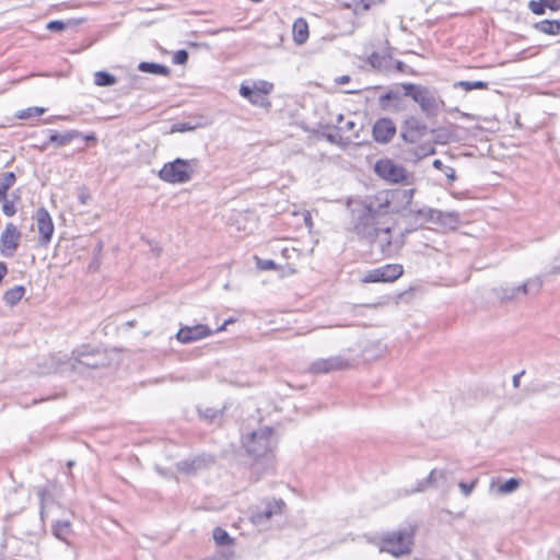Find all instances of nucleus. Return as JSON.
<instances>
[{
	"mask_svg": "<svg viewBox=\"0 0 560 560\" xmlns=\"http://www.w3.org/2000/svg\"><path fill=\"white\" fill-rule=\"evenodd\" d=\"M389 201L378 198L349 200L347 207L350 213L348 230L359 238L372 241L382 219L388 213Z\"/></svg>",
	"mask_w": 560,
	"mask_h": 560,
	"instance_id": "1",
	"label": "nucleus"
},
{
	"mask_svg": "<svg viewBox=\"0 0 560 560\" xmlns=\"http://www.w3.org/2000/svg\"><path fill=\"white\" fill-rule=\"evenodd\" d=\"M400 86L404 90V96L412 98L427 118L436 117L445 107L444 101L434 89L409 82L401 83Z\"/></svg>",
	"mask_w": 560,
	"mask_h": 560,
	"instance_id": "2",
	"label": "nucleus"
},
{
	"mask_svg": "<svg viewBox=\"0 0 560 560\" xmlns=\"http://www.w3.org/2000/svg\"><path fill=\"white\" fill-rule=\"evenodd\" d=\"M243 445L248 455L256 458L262 457L277 446L275 431L271 427L259 428L244 438Z\"/></svg>",
	"mask_w": 560,
	"mask_h": 560,
	"instance_id": "3",
	"label": "nucleus"
},
{
	"mask_svg": "<svg viewBox=\"0 0 560 560\" xmlns=\"http://www.w3.org/2000/svg\"><path fill=\"white\" fill-rule=\"evenodd\" d=\"M198 160H184L180 158L167 162L159 172V177L170 184H184L192 178V174L198 167Z\"/></svg>",
	"mask_w": 560,
	"mask_h": 560,
	"instance_id": "4",
	"label": "nucleus"
},
{
	"mask_svg": "<svg viewBox=\"0 0 560 560\" xmlns=\"http://www.w3.org/2000/svg\"><path fill=\"white\" fill-rule=\"evenodd\" d=\"M104 365V355L98 350H88L82 348L72 352L69 362H60L52 366L50 372H65L67 366L73 371H81L82 368L97 369Z\"/></svg>",
	"mask_w": 560,
	"mask_h": 560,
	"instance_id": "5",
	"label": "nucleus"
},
{
	"mask_svg": "<svg viewBox=\"0 0 560 560\" xmlns=\"http://www.w3.org/2000/svg\"><path fill=\"white\" fill-rule=\"evenodd\" d=\"M412 534L407 530L393 533L382 540V550L395 557L407 555L411 551Z\"/></svg>",
	"mask_w": 560,
	"mask_h": 560,
	"instance_id": "6",
	"label": "nucleus"
},
{
	"mask_svg": "<svg viewBox=\"0 0 560 560\" xmlns=\"http://www.w3.org/2000/svg\"><path fill=\"white\" fill-rule=\"evenodd\" d=\"M404 273V267L400 264H387L368 271L363 278L365 283L394 282Z\"/></svg>",
	"mask_w": 560,
	"mask_h": 560,
	"instance_id": "7",
	"label": "nucleus"
},
{
	"mask_svg": "<svg viewBox=\"0 0 560 560\" xmlns=\"http://www.w3.org/2000/svg\"><path fill=\"white\" fill-rule=\"evenodd\" d=\"M374 171L380 177L393 183L402 182L407 177L406 170L388 159L377 161Z\"/></svg>",
	"mask_w": 560,
	"mask_h": 560,
	"instance_id": "8",
	"label": "nucleus"
},
{
	"mask_svg": "<svg viewBox=\"0 0 560 560\" xmlns=\"http://www.w3.org/2000/svg\"><path fill=\"white\" fill-rule=\"evenodd\" d=\"M428 132V126L418 117H407L401 126V138L405 142L415 143Z\"/></svg>",
	"mask_w": 560,
	"mask_h": 560,
	"instance_id": "9",
	"label": "nucleus"
},
{
	"mask_svg": "<svg viewBox=\"0 0 560 560\" xmlns=\"http://www.w3.org/2000/svg\"><path fill=\"white\" fill-rule=\"evenodd\" d=\"M21 232L13 223H7L0 236V252L5 257H11L20 245Z\"/></svg>",
	"mask_w": 560,
	"mask_h": 560,
	"instance_id": "10",
	"label": "nucleus"
},
{
	"mask_svg": "<svg viewBox=\"0 0 560 560\" xmlns=\"http://www.w3.org/2000/svg\"><path fill=\"white\" fill-rule=\"evenodd\" d=\"M212 464H214V457L212 455L200 454L178 462L176 468L182 474L194 475L198 470L207 468Z\"/></svg>",
	"mask_w": 560,
	"mask_h": 560,
	"instance_id": "11",
	"label": "nucleus"
},
{
	"mask_svg": "<svg viewBox=\"0 0 560 560\" xmlns=\"http://www.w3.org/2000/svg\"><path fill=\"white\" fill-rule=\"evenodd\" d=\"M284 502L282 500L268 501L261 509L252 512L250 521L256 526H261L268 522L273 515L281 514Z\"/></svg>",
	"mask_w": 560,
	"mask_h": 560,
	"instance_id": "12",
	"label": "nucleus"
},
{
	"mask_svg": "<svg viewBox=\"0 0 560 560\" xmlns=\"http://www.w3.org/2000/svg\"><path fill=\"white\" fill-rule=\"evenodd\" d=\"M35 220L39 233V243L42 245H47L51 241L55 231L52 219L47 209L44 207L37 209Z\"/></svg>",
	"mask_w": 560,
	"mask_h": 560,
	"instance_id": "13",
	"label": "nucleus"
},
{
	"mask_svg": "<svg viewBox=\"0 0 560 560\" xmlns=\"http://www.w3.org/2000/svg\"><path fill=\"white\" fill-rule=\"evenodd\" d=\"M372 135L377 143H388L396 135V126L390 118H380L373 125Z\"/></svg>",
	"mask_w": 560,
	"mask_h": 560,
	"instance_id": "14",
	"label": "nucleus"
},
{
	"mask_svg": "<svg viewBox=\"0 0 560 560\" xmlns=\"http://www.w3.org/2000/svg\"><path fill=\"white\" fill-rule=\"evenodd\" d=\"M210 335H212V330L207 325L198 324L195 326L182 327L177 331L176 338L182 343H191L209 337Z\"/></svg>",
	"mask_w": 560,
	"mask_h": 560,
	"instance_id": "15",
	"label": "nucleus"
},
{
	"mask_svg": "<svg viewBox=\"0 0 560 560\" xmlns=\"http://www.w3.org/2000/svg\"><path fill=\"white\" fill-rule=\"evenodd\" d=\"M373 244L383 257H390L394 254V246L392 243V232L389 226L383 224L378 226L372 241Z\"/></svg>",
	"mask_w": 560,
	"mask_h": 560,
	"instance_id": "16",
	"label": "nucleus"
},
{
	"mask_svg": "<svg viewBox=\"0 0 560 560\" xmlns=\"http://www.w3.org/2000/svg\"><path fill=\"white\" fill-rule=\"evenodd\" d=\"M349 362L341 357H331L327 359H318L314 361L310 371L312 373H329L332 371H341L349 368Z\"/></svg>",
	"mask_w": 560,
	"mask_h": 560,
	"instance_id": "17",
	"label": "nucleus"
},
{
	"mask_svg": "<svg viewBox=\"0 0 560 560\" xmlns=\"http://www.w3.org/2000/svg\"><path fill=\"white\" fill-rule=\"evenodd\" d=\"M430 214L431 222L438 223L443 228L455 230L459 224V214L455 211L444 212L441 210L427 211Z\"/></svg>",
	"mask_w": 560,
	"mask_h": 560,
	"instance_id": "18",
	"label": "nucleus"
},
{
	"mask_svg": "<svg viewBox=\"0 0 560 560\" xmlns=\"http://www.w3.org/2000/svg\"><path fill=\"white\" fill-rule=\"evenodd\" d=\"M366 62L375 70L389 73L394 70V59L389 54L372 52L368 58Z\"/></svg>",
	"mask_w": 560,
	"mask_h": 560,
	"instance_id": "19",
	"label": "nucleus"
},
{
	"mask_svg": "<svg viewBox=\"0 0 560 560\" xmlns=\"http://www.w3.org/2000/svg\"><path fill=\"white\" fill-rule=\"evenodd\" d=\"M401 103H402V96L398 92L393 91V90L381 95L378 98L380 107L383 110L399 112L402 109Z\"/></svg>",
	"mask_w": 560,
	"mask_h": 560,
	"instance_id": "20",
	"label": "nucleus"
},
{
	"mask_svg": "<svg viewBox=\"0 0 560 560\" xmlns=\"http://www.w3.org/2000/svg\"><path fill=\"white\" fill-rule=\"evenodd\" d=\"M240 94L244 98L248 100V102L258 107L269 108L271 103L269 100L262 94L257 93L252 86L242 84L240 88Z\"/></svg>",
	"mask_w": 560,
	"mask_h": 560,
	"instance_id": "21",
	"label": "nucleus"
},
{
	"mask_svg": "<svg viewBox=\"0 0 560 560\" xmlns=\"http://www.w3.org/2000/svg\"><path fill=\"white\" fill-rule=\"evenodd\" d=\"M495 295L502 302H511L517 300L521 295H526V289L522 284L516 287H500L494 290Z\"/></svg>",
	"mask_w": 560,
	"mask_h": 560,
	"instance_id": "22",
	"label": "nucleus"
},
{
	"mask_svg": "<svg viewBox=\"0 0 560 560\" xmlns=\"http://www.w3.org/2000/svg\"><path fill=\"white\" fill-rule=\"evenodd\" d=\"M49 142L54 143L56 147H65L72 140L82 136V132L74 129L68 130L65 133H58L56 131L49 130Z\"/></svg>",
	"mask_w": 560,
	"mask_h": 560,
	"instance_id": "23",
	"label": "nucleus"
},
{
	"mask_svg": "<svg viewBox=\"0 0 560 560\" xmlns=\"http://www.w3.org/2000/svg\"><path fill=\"white\" fill-rule=\"evenodd\" d=\"M293 39L298 45L304 44L308 38V25L304 19H298L293 23Z\"/></svg>",
	"mask_w": 560,
	"mask_h": 560,
	"instance_id": "24",
	"label": "nucleus"
},
{
	"mask_svg": "<svg viewBox=\"0 0 560 560\" xmlns=\"http://www.w3.org/2000/svg\"><path fill=\"white\" fill-rule=\"evenodd\" d=\"M138 69H139V71L144 72V73H151V74H158V75H164V77H166L171 73V70L166 66L156 63V62L141 61L138 65Z\"/></svg>",
	"mask_w": 560,
	"mask_h": 560,
	"instance_id": "25",
	"label": "nucleus"
},
{
	"mask_svg": "<svg viewBox=\"0 0 560 560\" xmlns=\"http://www.w3.org/2000/svg\"><path fill=\"white\" fill-rule=\"evenodd\" d=\"M534 28L547 35L560 34V21L544 20L534 24Z\"/></svg>",
	"mask_w": 560,
	"mask_h": 560,
	"instance_id": "26",
	"label": "nucleus"
},
{
	"mask_svg": "<svg viewBox=\"0 0 560 560\" xmlns=\"http://www.w3.org/2000/svg\"><path fill=\"white\" fill-rule=\"evenodd\" d=\"M25 293V288L23 285H15L12 289H9L4 295L3 300L8 305H15L20 302Z\"/></svg>",
	"mask_w": 560,
	"mask_h": 560,
	"instance_id": "27",
	"label": "nucleus"
},
{
	"mask_svg": "<svg viewBox=\"0 0 560 560\" xmlns=\"http://www.w3.org/2000/svg\"><path fill=\"white\" fill-rule=\"evenodd\" d=\"M54 535L63 541H67V537L71 533V524L69 521H58L52 526Z\"/></svg>",
	"mask_w": 560,
	"mask_h": 560,
	"instance_id": "28",
	"label": "nucleus"
},
{
	"mask_svg": "<svg viewBox=\"0 0 560 560\" xmlns=\"http://www.w3.org/2000/svg\"><path fill=\"white\" fill-rule=\"evenodd\" d=\"M15 180L16 177L13 172L4 173L0 177V200H4L7 198V191L14 185Z\"/></svg>",
	"mask_w": 560,
	"mask_h": 560,
	"instance_id": "29",
	"label": "nucleus"
},
{
	"mask_svg": "<svg viewBox=\"0 0 560 560\" xmlns=\"http://www.w3.org/2000/svg\"><path fill=\"white\" fill-rule=\"evenodd\" d=\"M116 82V77L107 71H97L94 73V83L97 86H112Z\"/></svg>",
	"mask_w": 560,
	"mask_h": 560,
	"instance_id": "30",
	"label": "nucleus"
},
{
	"mask_svg": "<svg viewBox=\"0 0 560 560\" xmlns=\"http://www.w3.org/2000/svg\"><path fill=\"white\" fill-rule=\"evenodd\" d=\"M428 487H438V469L431 470L425 479L418 481L417 488L412 492H422Z\"/></svg>",
	"mask_w": 560,
	"mask_h": 560,
	"instance_id": "31",
	"label": "nucleus"
},
{
	"mask_svg": "<svg viewBox=\"0 0 560 560\" xmlns=\"http://www.w3.org/2000/svg\"><path fill=\"white\" fill-rule=\"evenodd\" d=\"M542 284L544 281L540 277L530 278L522 283V285L526 289V295H537L540 292Z\"/></svg>",
	"mask_w": 560,
	"mask_h": 560,
	"instance_id": "32",
	"label": "nucleus"
},
{
	"mask_svg": "<svg viewBox=\"0 0 560 560\" xmlns=\"http://www.w3.org/2000/svg\"><path fill=\"white\" fill-rule=\"evenodd\" d=\"M455 88H462L466 92L472 90H485L488 88V82L485 81H458L454 84Z\"/></svg>",
	"mask_w": 560,
	"mask_h": 560,
	"instance_id": "33",
	"label": "nucleus"
},
{
	"mask_svg": "<svg viewBox=\"0 0 560 560\" xmlns=\"http://www.w3.org/2000/svg\"><path fill=\"white\" fill-rule=\"evenodd\" d=\"M213 539L219 546H225L232 541L228 532L221 527H215L213 529Z\"/></svg>",
	"mask_w": 560,
	"mask_h": 560,
	"instance_id": "34",
	"label": "nucleus"
},
{
	"mask_svg": "<svg viewBox=\"0 0 560 560\" xmlns=\"http://www.w3.org/2000/svg\"><path fill=\"white\" fill-rule=\"evenodd\" d=\"M36 495L38 497L39 502H40V516H42V518H44L46 506L48 504L49 491L46 487H37Z\"/></svg>",
	"mask_w": 560,
	"mask_h": 560,
	"instance_id": "35",
	"label": "nucleus"
},
{
	"mask_svg": "<svg viewBox=\"0 0 560 560\" xmlns=\"http://www.w3.org/2000/svg\"><path fill=\"white\" fill-rule=\"evenodd\" d=\"M432 166L439 171H442L448 179H451V180L456 179L455 170L452 166L444 165L441 160H439V159L434 160L432 163Z\"/></svg>",
	"mask_w": 560,
	"mask_h": 560,
	"instance_id": "36",
	"label": "nucleus"
},
{
	"mask_svg": "<svg viewBox=\"0 0 560 560\" xmlns=\"http://www.w3.org/2000/svg\"><path fill=\"white\" fill-rule=\"evenodd\" d=\"M434 153H435V148L432 143H429V142L422 143L415 151V154L418 160L423 159L428 155H432Z\"/></svg>",
	"mask_w": 560,
	"mask_h": 560,
	"instance_id": "37",
	"label": "nucleus"
},
{
	"mask_svg": "<svg viewBox=\"0 0 560 560\" xmlns=\"http://www.w3.org/2000/svg\"><path fill=\"white\" fill-rule=\"evenodd\" d=\"M257 93L262 94L264 96L270 94L273 90V84L268 81H257L254 83V86H252Z\"/></svg>",
	"mask_w": 560,
	"mask_h": 560,
	"instance_id": "38",
	"label": "nucleus"
},
{
	"mask_svg": "<svg viewBox=\"0 0 560 560\" xmlns=\"http://www.w3.org/2000/svg\"><path fill=\"white\" fill-rule=\"evenodd\" d=\"M520 486V480L516 479V478H511L509 480H506L505 482H503L500 487H499V491L501 493H511L513 491H515Z\"/></svg>",
	"mask_w": 560,
	"mask_h": 560,
	"instance_id": "39",
	"label": "nucleus"
},
{
	"mask_svg": "<svg viewBox=\"0 0 560 560\" xmlns=\"http://www.w3.org/2000/svg\"><path fill=\"white\" fill-rule=\"evenodd\" d=\"M45 108L44 107H28L24 110H22L20 114H19V118L21 119H27V118H31V117H35V116H40L42 114L45 113Z\"/></svg>",
	"mask_w": 560,
	"mask_h": 560,
	"instance_id": "40",
	"label": "nucleus"
},
{
	"mask_svg": "<svg viewBox=\"0 0 560 560\" xmlns=\"http://www.w3.org/2000/svg\"><path fill=\"white\" fill-rule=\"evenodd\" d=\"M431 132L434 135V142L440 144H445L450 140V132L445 129H439V130H431Z\"/></svg>",
	"mask_w": 560,
	"mask_h": 560,
	"instance_id": "41",
	"label": "nucleus"
},
{
	"mask_svg": "<svg viewBox=\"0 0 560 560\" xmlns=\"http://www.w3.org/2000/svg\"><path fill=\"white\" fill-rule=\"evenodd\" d=\"M545 4L546 2H544L542 0H532L528 3V8L534 14L541 15L546 12V9H548L547 7H545Z\"/></svg>",
	"mask_w": 560,
	"mask_h": 560,
	"instance_id": "42",
	"label": "nucleus"
},
{
	"mask_svg": "<svg viewBox=\"0 0 560 560\" xmlns=\"http://www.w3.org/2000/svg\"><path fill=\"white\" fill-rule=\"evenodd\" d=\"M478 480L475 479L472 480L470 483H467L465 481H460L458 483V487L462 491V493L465 495V497H469L470 493L472 492V490L475 489L476 485H477Z\"/></svg>",
	"mask_w": 560,
	"mask_h": 560,
	"instance_id": "43",
	"label": "nucleus"
},
{
	"mask_svg": "<svg viewBox=\"0 0 560 560\" xmlns=\"http://www.w3.org/2000/svg\"><path fill=\"white\" fill-rule=\"evenodd\" d=\"M68 24H71V22L65 23L59 20H54V21H50L46 27L50 32H60V31H63Z\"/></svg>",
	"mask_w": 560,
	"mask_h": 560,
	"instance_id": "44",
	"label": "nucleus"
},
{
	"mask_svg": "<svg viewBox=\"0 0 560 560\" xmlns=\"http://www.w3.org/2000/svg\"><path fill=\"white\" fill-rule=\"evenodd\" d=\"M188 60V52L185 49L177 50L173 56L175 65H185Z\"/></svg>",
	"mask_w": 560,
	"mask_h": 560,
	"instance_id": "45",
	"label": "nucleus"
},
{
	"mask_svg": "<svg viewBox=\"0 0 560 560\" xmlns=\"http://www.w3.org/2000/svg\"><path fill=\"white\" fill-rule=\"evenodd\" d=\"M257 266L261 270H273V269L277 268L276 262L273 260H271V259H267V260L257 259Z\"/></svg>",
	"mask_w": 560,
	"mask_h": 560,
	"instance_id": "46",
	"label": "nucleus"
},
{
	"mask_svg": "<svg viewBox=\"0 0 560 560\" xmlns=\"http://www.w3.org/2000/svg\"><path fill=\"white\" fill-rule=\"evenodd\" d=\"M194 129L189 122H178L172 126V132H185Z\"/></svg>",
	"mask_w": 560,
	"mask_h": 560,
	"instance_id": "47",
	"label": "nucleus"
},
{
	"mask_svg": "<svg viewBox=\"0 0 560 560\" xmlns=\"http://www.w3.org/2000/svg\"><path fill=\"white\" fill-rule=\"evenodd\" d=\"M436 210L438 209L422 208V209H418L417 211L411 209L410 212L416 214L417 217L422 218L424 221L431 222L430 214L427 211H436Z\"/></svg>",
	"mask_w": 560,
	"mask_h": 560,
	"instance_id": "48",
	"label": "nucleus"
},
{
	"mask_svg": "<svg viewBox=\"0 0 560 560\" xmlns=\"http://www.w3.org/2000/svg\"><path fill=\"white\" fill-rule=\"evenodd\" d=\"M2 211L8 217L14 215L15 212H16V209H15V206H14L13 201L4 199V203L2 206Z\"/></svg>",
	"mask_w": 560,
	"mask_h": 560,
	"instance_id": "49",
	"label": "nucleus"
},
{
	"mask_svg": "<svg viewBox=\"0 0 560 560\" xmlns=\"http://www.w3.org/2000/svg\"><path fill=\"white\" fill-rule=\"evenodd\" d=\"M450 475L451 471L446 469H438V487L440 486V481H442L441 486H444L447 482Z\"/></svg>",
	"mask_w": 560,
	"mask_h": 560,
	"instance_id": "50",
	"label": "nucleus"
},
{
	"mask_svg": "<svg viewBox=\"0 0 560 560\" xmlns=\"http://www.w3.org/2000/svg\"><path fill=\"white\" fill-rule=\"evenodd\" d=\"M546 2L545 7L548 9L556 11L560 9V0H542Z\"/></svg>",
	"mask_w": 560,
	"mask_h": 560,
	"instance_id": "51",
	"label": "nucleus"
},
{
	"mask_svg": "<svg viewBox=\"0 0 560 560\" xmlns=\"http://www.w3.org/2000/svg\"><path fill=\"white\" fill-rule=\"evenodd\" d=\"M51 142H49V138L38 144H35L34 147L37 148L40 152H44L48 149V145L50 144Z\"/></svg>",
	"mask_w": 560,
	"mask_h": 560,
	"instance_id": "52",
	"label": "nucleus"
},
{
	"mask_svg": "<svg viewBox=\"0 0 560 560\" xmlns=\"http://www.w3.org/2000/svg\"><path fill=\"white\" fill-rule=\"evenodd\" d=\"M524 373H525V371H522L513 376L512 382H513V386L515 388H517L520 386L521 377H522V375H524Z\"/></svg>",
	"mask_w": 560,
	"mask_h": 560,
	"instance_id": "53",
	"label": "nucleus"
},
{
	"mask_svg": "<svg viewBox=\"0 0 560 560\" xmlns=\"http://www.w3.org/2000/svg\"><path fill=\"white\" fill-rule=\"evenodd\" d=\"M350 80H351V78H350L349 75H347V74H346V75L337 77V78L335 79V82H336L337 84H345V83L350 82Z\"/></svg>",
	"mask_w": 560,
	"mask_h": 560,
	"instance_id": "54",
	"label": "nucleus"
},
{
	"mask_svg": "<svg viewBox=\"0 0 560 560\" xmlns=\"http://www.w3.org/2000/svg\"><path fill=\"white\" fill-rule=\"evenodd\" d=\"M203 417L207 418V419H214L217 417V411L214 410H211V409H208L205 413H203Z\"/></svg>",
	"mask_w": 560,
	"mask_h": 560,
	"instance_id": "55",
	"label": "nucleus"
},
{
	"mask_svg": "<svg viewBox=\"0 0 560 560\" xmlns=\"http://www.w3.org/2000/svg\"><path fill=\"white\" fill-rule=\"evenodd\" d=\"M405 63L400 60H394V69L397 71H402Z\"/></svg>",
	"mask_w": 560,
	"mask_h": 560,
	"instance_id": "56",
	"label": "nucleus"
},
{
	"mask_svg": "<svg viewBox=\"0 0 560 560\" xmlns=\"http://www.w3.org/2000/svg\"><path fill=\"white\" fill-rule=\"evenodd\" d=\"M231 323H234V319L233 318H229L226 319L218 329L217 331H222L226 328V326Z\"/></svg>",
	"mask_w": 560,
	"mask_h": 560,
	"instance_id": "57",
	"label": "nucleus"
},
{
	"mask_svg": "<svg viewBox=\"0 0 560 560\" xmlns=\"http://www.w3.org/2000/svg\"><path fill=\"white\" fill-rule=\"evenodd\" d=\"M81 137H82L86 142H89V141H93V142H95V141H96V137H95V135H94V133L86 135V136H83V135H82Z\"/></svg>",
	"mask_w": 560,
	"mask_h": 560,
	"instance_id": "58",
	"label": "nucleus"
},
{
	"mask_svg": "<svg viewBox=\"0 0 560 560\" xmlns=\"http://www.w3.org/2000/svg\"><path fill=\"white\" fill-rule=\"evenodd\" d=\"M354 126H355V122H354V121H352V120H348V121L346 122L345 129H346L347 131H351V130L354 128Z\"/></svg>",
	"mask_w": 560,
	"mask_h": 560,
	"instance_id": "59",
	"label": "nucleus"
},
{
	"mask_svg": "<svg viewBox=\"0 0 560 560\" xmlns=\"http://www.w3.org/2000/svg\"><path fill=\"white\" fill-rule=\"evenodd\" d=\"M304 222L307 226H312L313 225V222H312V218H311V214L307 212L304 217Z\"/></svg>",
	"mask_w": 560,
	"mask_h": 560,
	"instance_id": "60",
	"label": "nucleus"
},
{
	"mask_svg": "<svg viewBox=\"0 0 560 560\" xmlns=\"http://www.w3.org/2000/svg\"><path fill=\"white\" fill-rule=\"evenodd\" d=\"M361 92V89H352V90H346L345 93L347 94H359Z\"/></svg>",
	"mask_w": 560,
	"mask_h": 560,
	"instance_id": "61",
	"label": "nucleus"
},
{
	"mask_svg": "<svg viewBox=\"0 0 560 560\" xmlns=\"http://www.w3.org/2000/svg\"><path fill=\"white\" fill-rule=\"evenodd\" d=\"M79 198H80L81 203H83V205H84V203H86V201H88V199H89V196H88V195L82 194V195H80V197H79Z\"/></svg>",
	"mask_w": 560,
	"mask_h": 560,
	"instance_id": "62",
	"label": "nucleus"
},
{
	"mask_svg": "<svg viewBox=\"0 0 560 560\" xmlns=\"http://www.w3.org/2000/svg\"><path fill=\"white\" fill-rule=\"evenodd\" d=\"M73 465H74V462H73V460H70V462H68V463H67L68 468L73 467Z\"/></svg>",
	"mask_w": 560,
	"mask_h": 560,
	"instance_id": "63",
	"label": "nucleus"
},
{
	"mask_svg": "<svg viewBox=\"0 0 560 560\" xmlns=\"http://www.w3.org/2000/svg\"><path fill=\"white\" fill-rule=\"evenodd\" d=\"M342 119H343V115H341V114H340V115L338 116V121H341Z\"/></svg>",
	"mask_w": 560,
	"mask_h": 560,
	"instance_id": "64",
	"label": "nucleus"
}]
</instances>
